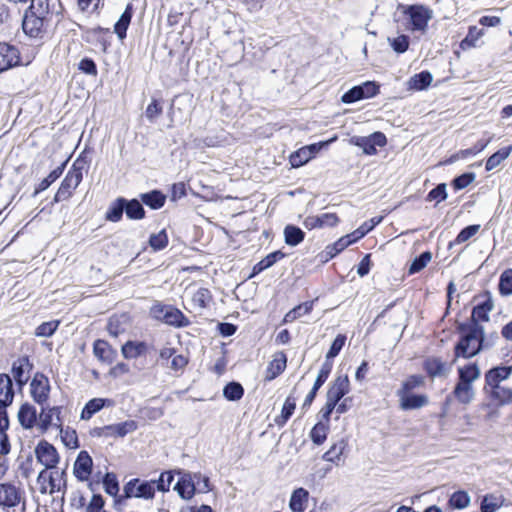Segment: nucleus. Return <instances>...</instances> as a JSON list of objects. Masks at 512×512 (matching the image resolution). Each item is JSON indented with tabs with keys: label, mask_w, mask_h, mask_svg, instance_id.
Returning <instances> with one entry per match:
<instances>
[{
	"label": "nucleus",
	"mask_w": 512,
	"mask_h": 512,
	"mask_svg": "<svg viewBox=\"0 0 512 512\" xmlns=\"http://www.w3.org/2000/svg\"><path fill=\"white\" fill-rule=\"evenodd\" d=\"M387 139L382 132H374L369 136H354L350 139V143L362 148L366 155H374L377 153L376 146L383 147L386 145Z\"/></svg>",
	"instance_id": "7"
},
{
	"label": "nucleus",
	"mask_w": 512,
	"mask_h": 512,
	"mask_svg": "<svg viewBox=\"0 0 512 512\" xmlns=\"http://www.w3.org/2000/svg\"><path fill=\"white\" fill-rule=\"evenodd\" d=\"M424 369L432 378L445 377L451 370V364H447L440 358L431 357L424 362Z\"/></svg>",
	"instance_id": "18"
},
{
	"label": "nucleus",
	"mask_w": 512,
	"mask_h": 512,
	"mask_svg": "<svg viewBox=\"0 0 512 512\" xmlns=\"http://www.w3.org/2000/svg\"><path fill=\"white\" fill-rule=\"evenodd\" d=\"M137 429V423L133 420H127L122 423L107 425L108 436L124 437Z\"/></svg>",
	"instance_id": "30"
},
{
	"label": "nucleus",
	"mask_w": 512,
	"mask_h": 512,
	"mask_svg": "<svg viewBox=\"0 0 512 512\" xmlns=\"http://www.w3.org/2000/svg\"><path fill=\"white\" fill-rule=\"evenodd\" d=\"M93 353L100 361L108 364L112 363L115 356V351L104 340H96L94 342Z\"/></svg>",
	"instance_id": "26"
},
{
	"label": "nucleus",
	"mask_w": 512,
	"mask_h": 512,
	"mask_svg": "<svg viewBox=\"0 0 512 512\" xmlns=\"http://www.w3.org/2000/svg\"><path fill=\"white\" fill-rule=\"evenodd\" d=\"M147 351V345L141 341H127L121 349L122 355L126 359H135Z\"/></svg>",
	"instance_id": "27"
},
{
	"label": "nucleus",
	"mask_w": 512,
	"mask_h": 512,
	"mask_svg": "<svg viewBox=\"0 0 512 512\" xmlns=\"http://www.w3.org/2000/svg\"><path fill=\"white\" fill-rule=\"evenodd\" d=\"M471 497L470 495L463 490H459L454 492L448 501V504L453 509H465L470 505Z\"/></svg>",
	"instance_id": "41"
},
{
	"label": "nucleus",
	"mask_w": 512,
	"mask_h": 512,
	"mask_svg": "<svg viewBox=\"0 0 512 512\" xmlns=\"http://www.w3.org/2000/svg\"><path fill=\"white\" fill-rule=\"evenodd\" d=\"M64 167L65 163L51 171L49 175L38 184V187L35 189V194L46 190L53 182H55L63 173Z\"/></svg>",
	"instance_id": "52"
},
{
	"label": "nucleus",
	"mask_w": 512,
	"mask_h": 512,
	"mask_svg": "<svg viewBox=\"0 0 512 512\" xmlns=\"http://www.w3.org/2000/svg\"><path fill=\"white\" fill-rule=\"evenodd\" d=\"M311 152L308 148L302 147L290 155L289 161L292 167L297 168L306 164L311 159Z\"/></svg>",
	"instance_id": "50"
},
{
	"label": "nucleus",
	"mask_w": 512,
	"mask_h": 512,
	"mask_svg": "<svg viewBox=\"0 0 512 512\" xmlns=\"http://www.w3.org/2000/svg\"><path fill=\"white\" fill-rule=\"evenodd\" d=\"M124 210L127 217L130 219H142L145 214L142 204L136 199H132L130 201L126 200V206H124Z\"/></svg>",
	"instance_id": "48"
},
{
	"label": "nucleus",
	"mask_w": 512,
	"mask_h": 512,
	"mask_svg": "<svg viewBox=\"0 0 512 512\" xmlns=\"http://www.w3.org/2000/svg\"><path fill=\"white\" fill-rule=\"evenodd\" d=\"M141 200L143 201L144 204L156 210L160 209L164 205L166 197L160 191L153 190L149 193L142 194Z\"/></svg>",
	"instance_id": "40"
},
{
	"label": "nucleus",
	"mask_w": 512,
	"mask_h": 512,
	"mask_svg": "<svg viewBox=\"0 0 512 512\" xmlns=\"http://www.w3.org/2000/svg\"><path fill=\"white\" fill-rule=\"evenodd\" d=\"M59 323L57 320L44 322L36 328L35 335L38 337H50L57 330Z\"/></svg>",
	"instance_id": "57"
},
{
	"label": "nucleus",
	"mask_w": 512,
	"mask_h": 512,
	"mask_svg": "<svg viewBox=\"0 0 512 512\" xmlns=\"http://www.w3.org/2000/svg\"><path fill=\"white\" fill-rule=\"evenodd\" d=\"M454 396L460 403L468 404L475 396L473 386L471 384L458 382L453 391Z\"/></svg>",
	"instance_id": "32"
},
{
	"label": "nucleus",
	"mask_w": 512,
	"mask_h": 512,
	"mask_svg": "<svg viewBox=\"0 0 512 512\" xmlns=\"http://www.w3.org/2000/svg\"><path fill=\"white\" fill-rule=\"evenodd\" d=\"M339 219L334 213H323L321 215H313L305 218L303 225L305 228L312 230L315 228L332 227L338 223Z\"/></svg>",
	"instance_id": "14"
},
{
	"label": "nucleus",
	"mask_w": 512,
	"mask_h": 512,
	"mask_svg": "<svg viewBox=\"0 0 512 512\" xmlns=\"http://www.w3.org/2000/svg\"><path fill=\"white\" fill-rule=\"evenodd\" d=\"M346 447L347 441L344 439H340L339 441L334 443L327 452L323 454V460L339 465L340 462L342 461V455Z\"/></svg>",
	"instance_id": "28"
},
{
	"label": "nucleus",
	"mask_w": 512,
	"mask_h": 512,
	"mask_svg": "<svg viewBox=\"0 0 512 512\" xmlns=\"http://www.w3.org/2000/svg\"><path fill=\"white\" fill-rule=\"evenodd\" d=\"M149 244L154 250L164 249L168 244V237L165 230L157 234H152L149 238Z\"/></svg>",
	"instance_id": "60"
},
{
	"label": "nucleus",
	"mask_w": 512,
	"mask_h": 512,
	"mask_svg": "<svg viewBox=\"0 0 512 512\" xmlns=\"http://www.w3.org/2000/svg\"><path fill=\"white\" fill-rule=\"evenodd\" d=\"M93 461L87 451H81L74 463L73 474L79 481H87L92 472Z\"/></svg>",
	"instance_id": "11"
},
{
	"label": "nucleus",
	"mask_w": 512,
	"mask_h": 512,
	"mask_svg": "<svg viewBox=\"0 0 512 512\" xmlns=\"http://www.w3.org/2000/svg\"><path fill=\"white\" fill-rule=\"evenodd\" d=\"M499 291L502 295H512V269L502 272L499 280Z\"/></svg>",
	"instance_id": "53"
},
{
	"label": "nucleus",
	"mask_w": 512,
	"mask_h": 512,
	"mask_svg": "<svg viewBox=\"0 0 512 512\" xmlns=\"http://www.w3.org/2000/svg\"><path fill=\"white\" fill-rule=\"evenodd\" d=\"M29 367V360L27 357H22L13 362L12 375L16 382L22 386L28 381L26 369Z\"/></svg>",
	"instance_id": "29"
},
{
	"label": "nucleus",
	"mask_w": 512,
	"mask_h": 512,
	"mask_svg": "<svg viewBox=\"0 0 512 512\" xmlns=\"http://www.w3.org/2000/svg\"><path fill=\"white\" fill-rule=\"evenodd\" d=\"M85 164V161L79 158L73 162L54 196V202H61L72 196L73 191L79 186L83 179Z\"/></svg>",
	"instance_id": "3"
},
{
	"label": "nucleus",
	"mask_w": 512,
	"mask_h": 512,
	"mask_svg": "<svg viewBox=\"0 0 512 512\" xmlns=\"http://www.w3.org/2000/svg\"><path fill=\"white\" fill-rule=\"evenodd\" d=\"M61 425L59 407L49 409L42 408L37 422V426L42 432L47 431L51 427L59 428Z\"/></svg>",
	"instance_id": "12"
},
{
	"label": "nucleus",
	"mask_w": 512,
	"mask_h": 512,
	"mask_svg": "<svg viewBox=\"0 0 512 512\" xmlns=\"http://www.w3.org/2000/svg\"><path fill=\"white\" fill-rule=\"evenodd\" d=\"M459 382L471 384L480 377V369L475 364H468L458 369Z\"/></svg>",
	"instance_id": "34"
},
{
	"label": "nucleus",
	"mask_w": 512,
	"mask_h": 512,
	"mask_svg": "<svg viewBox=\"0 0 512 512\" xmlns=\"http://www.w3.org/2000/svg\"><path fill=\"white\" fill-rule=\"evenodd\" d=\"M512 375V366H499L490 369L485 374L486 386L492 387L501 385L503 381L507 380Z\"/></svg>",
	"instance_id": "19"
},
{
	"label": "nucleus",
	"mask_w": 512,
	"mask_h": 512,
	"mask_svg": "<svg viewBox=\"0 0 512 512\" xmlns=\"http://www.w3.org/2000/svg\"><path fill=\"white\" fill-rule=\"evenodd\" d=\"M512 152V145L508 147H504L497 152H495L493 155H491L486 162V170L491 171L495 169L497 166H499L505 159H507Z\"/></svg>",
	"instance_id": "42"
},
{
	"label": "nucleus",
	"mask_w": 512,
	"mask_h": 512,
	"mask_svg": "<svg viewBox=\"0 0 512 512\" xmlns=\"http://www.w3.org/2000/svg\"><path fill=\"white\" fill-rule=\"evenodd\" d=\"M166 324L181 327L187 324V319L183 313L172 306H169L168 310L165 311L164 321Z\"/></svg>",
	"instance_id": "43"
},
{
	"label": "nucleus",
	"mask_w": 512,
	"mask_h": 512,
	"mask_svg": "<svg viewBox=\"0 0 512 512\" xmlns=\"http://www.w3.org/2000/svg\"><path fill=\"white\" fill-rule=\"evenodd\" d=\"M459 330L462 336L455 346L453 362L460 357L471 358L484 348V327L481 324L470 321L461 324Z\"/></svg>",
	"instance_id": "1"
},
{
	"label": "nucleus",
	"mask_w": 512,
	"mask_h": 512,
	"mask_svg": "<svg viewBox=\"0 0 512 512\" xmlns=\"http://www.w3.org/2000/svg\"><path fill=\"white\" fill-rule=\"evenodd\" d=\"M432 80L433 77L430 72L422 71L409 79L408 88L416 91L424 90L431 84Z\"/></svg>",
	"instance_id": "31"
},
{
	"label": "nucleus",
	"mask_w": 512,
	"mask_h": 512,
	"mask_svg": "<svg viewBox=\"0 0 512 512\" xmlns=\"http://www.w3.org/2000/svg\"><path fill=\"white\" fill-rule=\"evenodd\" d=\"M480 229V225H470L464 228L460 231V233L457 235L454 243L455 244H461L466 241H468L470 238H472L474 235L477 234V232Z\"/></svg>",
	"instance_id": "62"
},
{
	"label": "nucleus",
	"mask_w": 512,
	"mask_h": 512,
	"mask_svg": "<svg viewBox=\"0 0 512 512\" xmlns=\"http://www.w3.org/2000/svg\"><path fill=\"white\" fill-rule=\"evenodd\" d=\"M284 257H285V254L281 251H275V252L268 254L265 258H263L261 261H259L253 267V275L259 274L260 272L270 268L277 261L283 259Z\"/></svg>",
	"instance_id": "38"
},
{
	"label": "nucleus",
	"mask_w": 512,
	"mask_h": 512,
	"mask_svg": "<svg viewBox=\"0 0 512 512\" xmlns=\"http://www.w3.org/2000/svg\"><path fill=\"white\" fill-rule=\"evenodd\" d=\"M432 259V254L429 251L423 252L420 256L416 257L408 270L410 275L420 272L424 269Z\"/></svg>",
	"instance_id": "51"
},
{
	"label": "nucleus",
	"mask_w": 512,
	"mask_h": 512,
	"mask_svg": "<svg viewBox=\"0 0 512 512\" xmlns=\"http://www.w3.org/2000/svg\"><path fill=\"white\" fill-rule=\"evenodd\" d=\"M494 308V302L490 297H487L483 302L479 303L472 310L471 321L479 323V321H489V313Z\"/></svg>",
	"instance_id": "23"
},
{
	"label": "nucleus",
	"mask_w": 512,
	"mask_h": 512,
	"mask_svg": "<svg viewBox=\"0 0 512 512\" xmlns=\"http://www.w3.org/2000/svg\"><path fill=\"white\" fill-rule=\"evenodd\" d=\"M382 217H374L366 222H364L359 228H357L352 235L358 240L364 237L368 232H370L376 225H378L382 221Z\"/></svg>",
	"instance_id": "55"
},
{
	"label": "nucleus",
	"mask_w": 512,
	"mask_h": 512,
	"mask_svg": "<svg viewBox=\"0 0 512 512\" xmlns=\"http://www.w3.org/2000/svg\"><path fill=\"white\" fill-rule=\"evenodd\" d=\"M379 86L374 82L367 81L362 85L354 86L343 94L341 100L343 103H353L365 98H371L377 95Z\"/></svg>",
	"instance_id": "8"
},
{
	"label": "nucleus",
	"mask_w": 512,
	"mask_h": 512,
	"mask_svg": "<svg viewBox=\"0 0 512 512\" xmlns=\"http://www.w3.org/2000/svg\"><path fill=\"white\" fill-rule=\"evenodd\" d=\"M505 499L502 495L487 494L481 502V512H495L502 507Z\"/></svg>",
	"instance_id": "36"
},
{
	"label": "nucleus",
	"mask_w": 512,
	"mask_h": 512,
	"mask_svg": "<svg viewBox=\"0 0 512 512\" xmlns=\"http://www.w3.org/2000/svg\"><path fill=\"white\" fill-rule=\"evenodd\" d=\"M163 107L158 100L153 99L152 102L147 106L145 116L150 122L155 120L162 114Z\"/></svg>",
	"instance_id": "61"
},
{
	"label": "nucleus",
	"mask_w": 512,
	"mask_h": 512,
	"mask_svg": "<svg viewBox=\"0 0 512 512\" xmlns=\"http://www.w3.org/2000/svg\"><path fill=\"white\" fill-rule=\"evenodd\" d=\"M286 364L287 357L285 353L282 351L275 353L267 366L265 380L272 381L279 376L285 370Z\"/></svg>",
	"instance_id": "17"
},
{
	"label": "nucleus",
	"mask_w": 512,
	"mask_h": 512,
	"mask_svg": "<svg viewBox=\"0 0 512 512\" xmlns=\"http://www.w3.org/2000/svg\"><path fill=\"white\" fill-rule=\"evenodd\" d=\"M35 455L39 463L44 469H58L57 464L60 461L56 448L49 442L42 440L35 447Z\"/></svg>",
	"instance_id": "6"
},
{
	"label": "nucleus",
	"mask_w": 512,
	"mask_h": 512,
	"mask_svg": "<svg viewBox=\"0 0 512 512\" xmlns=\"http://www.w3.org/2000/svg\"><path fill=\"white\" fill-rule=\"evenodd\" d=\"M18 419L24 428H32L38 422L37 411L32 405L23 404L18 412Z\"/></svg>",
	"instance_id": "25"
},
{
	"label": "nucleus",
	"mask_w": 512,
	"mask_h": 512,
	"mask_svg": "<svg viewBox=\"0 0 512 512\" xmlns=\"http://www.w3.org/2000/svg\"><path fill=\"white\" fill-rule=\"evenodd\" d=\"M244 389L240 383L230 382L223 389L224 397L229 401H237L242 398Z\"/></svg>",
	"instance_id": "49"
},
{
	"label": "nucleus",
	"mask_w": 512,
	"mask_h": 512,
	"mask_svg": "<svg viewBox=\"0 0 512 512\" xmlns=\"http://www.w3.org/2000/svg\"><path fill=\"white\" fill-rule=\"evenodd\" d=\"M296 408V397L290 394L282 407L281 414L275 418V423L278 426H283L288 419L292 416L294 413V410Z\"/></svg>",
	"instance_id": "33"
},
{
	"label": "nucleus",
	"mask_w": 512,
	"mask_h": 512,
	"mask_svg": "<svg viewBox=\"0 0 512 512\" xmlns=\"http://www.w3.org/2000/svg\"><path fill=\"white\" fill-rule=\"evenodd\" d=\"M31 4L25 14H31L35 17L46 19L49 14V4L47 0H30Z\"/></svg>",
	"instance_id": "45"
},
{
	"label": "nucleus",
	"mask_w": 512,
	"mask_h": 512,
	"mask_svg": "<svg viewBox=\"0 0 512 512\" xmlns=\"http://www.w3.org/2000/svg\"><path fill=\"white\" fill-rule=\"evenodd\" d=\"M392 49L397 53H404L409 47V37L406 35H399L395 38H388Z\"/></svg>",
	"instance_id": "59"
},
{
	"label": "nucleus",
	"mask_w": 512,
	"mask_h": 512,
	"mask_svg": "<svg viewBox=\"0 0 512 512\" xmlns=\"http://www.w3.org/2000/svg\"><path fill=\"white\" fill-rule=\"evenodd\" d=\"M307 500L308 492L303 488H298L292 493L289 506L293 512H303Z\"/></svg>",
	"instance_id": "35"
},
{
	"label": "nucleus",
	"mask_w": 512,
	"mask_h": 512,
	"mask_svg": "<svg viewBox=\"0 0 512 512\" xmlns=\"http://www.w3.org/2000/svg\"><path fill=\"white\" fill-rule=\"evenodd\" d=\"M285 243L289 246H297L305 237V233L297 226L287 225L284 228Z\"/></svg>",
	"instance_id": "39"
},
{
	"label": "nucleus",
	"mask_w": 512,
	"mask_h": 512,
	"mask_svg": "<svg viewBox=\"0 0 512 512\" xmlns=\"http://www.w3.org/2000/svg\"><path fill=\"white\" fill-rule=\"evenodd\" d=\"M113 402L109 399L93 398L89 400L81 412V419L89 420L94 414L105 406H111Z\"/></svg>",
	"instance_id": "24"
},
{
	"label": "nucleus",
	"mask_w": 512,
	"mask_h": 512,
	"mask_svg": "<svg viewBox=\"0 0 512 512\" xmlns=\"http://www.w3.org/2000/svg\"><path fill=\"white\" fill-rule=\"evenodd\" d=\"M483 36V30L478 29L477 27L473 26L470 27L467 36L462 40L461 47H474L476 46V42Z\"/></svg>",
	"instance_id": "56"
},
{
	"label": "nucleus",
	"mask_w": 512,
	"mask_h": 512,
	"mask_svg": "<svg viewBox=\"0 0 512 512\" xmlns=\"http://www.w3.org/2000/svg\"><path fill=\"white\" fill-rule=\"evenodd\" d=\"M345 342H346L345 335H342V334L337 335L336 338L334 339L330 349L328 350V352L326 354V359H332V358L336 357L339 354V352L342 350L343 346L345 345Z\"/></svg>",
	"instance_id": "63"
},
{
	"label": "nucleus",
	"mask_w": 512,
	"mask_h": 512,
	"mask_svg": "<svg viewBox=\"0 0 512 512\" xmlns=\"http://www.w3.org/2000/svg\"><path fill=\"white\" fill-rule=\"evenodd\" d=\"M124 206H126V200L118 198L107 210L106 219L111 222H118L122 218Z\"/></svg>",
	"instance_id": "47"
},
{
	"label": "nucleus",
	"mask_w": 512,
	"mask_h": 512,
	"mask_svg": "<svg viewBox=\"0 0 512 512\" xmlns=\"http://www.w3.org/2000/svg\"><path fill=\"white\" fill-rule=\"evenodd\" d=\"M45 19L25 14L22 21V28L25 34L30 37H38L44 27Z\"/></svg>",
	"instance_id": "21"
},
{
	"label": "nucleus",
	"mask_w": 512,
	"mask_h": 512,
	"mask_svg": "<svg viewBox=\"0 0 512 512\" xmlns=\"http://www.w3.org/2000/svg\"><path fill=\"white\" fill-rule=\"evenodd\" d=\"M399 9L408 17V30L425 33L433 18V11L422 4L399 5Z\"/></svg>",
	"instance_id": "2"
},
{
	"label": "nucleus",
	"mask_w": 512,
	"mask_h": 512,
	"mask_svg": "<svg viewBox=\"0 0 512 512\" xmlns=\"http://www.w3.org/2000/svg\"><path fill=\"white\" fill-rule=\"evenodd\" d=\"M14 399L12 379L7 374H0V405L9 406Z\"/></svg>",
	"instance_id": "22"
},
{
	"label": "nucleus",
	"mask_w": 512,
	"mask_h": 512,
	"mask_svg": "<svg viewBox=\"0 0 512 512\" xmlns=\"http://www.w3.org/2000/svg\"><path fill=\"white\" fill-rule=\"evenodd\" d=\"M174 489L182 499H191L196 492V483L193 475L191 473H183Z\"/></svg>",
	"instance_id": "16"
},
{
	"label": "nucleus",
	"mask_w": 512,
	"mask_h": 512,
	"mask_svg": "<svg viewBox=\"0 0 512 512\" xmlns=\"http://www.w3.org/2000/svg\"><path fill=\"white\" fill-rule=\"evenodd\" d=\"M489 388L492 398L498 401L501 405L509 404L512 402V388L506 387L502 384Z\"/></svg>",
	"instance_id": "37"
},
{
	"label": "nucleus",
	"mask_w": 512,
	"mask_h": 512,
	"mask_svg": "<svg viewBox=\"0 0 512 512\" xmlns=\"http://www.w3.org/2000/svg\"><path fill=\"white\" fill-rule=\"evenodd\" d=\"M400 398V407L403 410H412L422 408L429 403V399L424 394H411L406 391H398Z\"/></svg>",
	"instance_id": "13"
},
{
	"label": "nucleus",
	"mask_w": 512,
	"mask_h": 512,
	"mask_svg": "<svg viewBox=\"0 0 512 512\" xmlns=\"http://www.w3.org/2000/svg\"><path fill=\"white\" fill-rule=\"evenodd\" d=\"M173 474L170 471L162 472L157 480H153L155 482V489L158 491L167 492L170 489V486L173 482Z\"/></svg>",
	"instance_id": "58"
},
{
	"label": "nucleus",
	"mask_w": 512,
	"mask_h": 512,
	"mask_svg": "<svg viewBox=\"0 0 512 512\" xmlns=\"http://www.w3.org/2000/svg\"><path fill=\"white\" fill-rule=\"evenodd\" d=\"M38 489L41 494H54L66 488L65 470L43 469L37 477Z\"/></svg>",
	"instance_id": "4"
},
{
	"label": "nucleus",
	"mask_w": 512,
	"mask_h": 512,
	"mask_svg": "<svg viewBox=\"0 0 512 512\" xmlns=\"http://www.w3.org/2000/svg\"><path fill=\"white\" fill-rule=\"evenodd\" d=\"M132 18V12L130 7L128 6L125 11L120 16L119 20L116 22L114 26V31L118 35L120 39H124L126 36L127 28L130 24Z\"/></svg>",
	"instance_id": "46"
},
{
	"label": "nucleus",
	"mask_w": 512,
	"mask_h": 512,
	"mask_svg": "<svg viewBox=\"0 0 512 512\" xmlns=\"http://www.w3.org/2000/svg\"><path fill=\"white\" fill-rule=\"evenodd\" d=\"M475 179L474 173H464L453 180V187L456 190H461L469 186Z\"/></svg>",
	"instance_id": "64"
},
{
	"label": "nucleus",
	"mask_w": 512,
	"mask_h": 512,
	"mask_svg": "<svg viewBox=\"0 0 512 512\" xmlns=\"http://www.w3.org/2000/svg\"><path fill=\"white\" fill-rule=\"evenodd\" d=\"M348 376H339L335 379L327 392V399L338 404V402L349 392Z\"/></svg>",
	"instance_id": "15"
},
{
	"label": "nucleus",
	"mask_w": 512,
	"mask_h": 512,
	"mask_svg": "<svg viewBox=\"0 0 512 512\" xmlns=\"http://www.w3.org/2000/svg\"><path fill=\"white\" fill-rule=\"evenodd\" d=\"M104 490L110 496H116L119 492V484L114 473H106L103 479Z\"/></svg>",
	"instance_id": "54"
},
{
	"label": "nucleus",
	"mask_w": 512,
	"mask_h": 512,
	"mask_svg": "<svg viewBox=\"0 0 512 512\" xmlns=\"http://www.w3.org/2000/svg\"><path fill=\"white\" fill-rule=\"evenodd\" d=\"M31 396L35 402L43 405L49 397L50 383L48 377L44 374L37 373L30 384Z\"/></svg>",
	"instance_id": "10"
},
{
	"label": "nucleus",
	"mask_w": 512,
	"mask_h": 512,
	"mask_svg": "<svg viewBox=\"0 0 512 512\" xmlns=\"http://www.w3.org/2000/svg\"><path fill=\"white\" fill-rule=\"evenodd\" d=\"M329 431V423L327 422H318L310 432V438L316 445H321L327 439Z\"/></svg>",
	"instance_id": "44"
},
{
	"label": "nucleus",
	"mask_w": 512,
	"mask_h": 512,
	"mask_svg": "<svg viewBox=\"0 0 512 512\" xmlns=\"http://www.w3.org/2000/svg\"><path fill=\"white\" fill-rule=\"evenodd\" d=\"M21 63L19 49L7 42H0V73L12 69Z\"/></svg>",
	"instance_id": "9"
},
{
	"label": "nucleus",
	"mask_w": 512,
	"mask_h": 512,
	"mask_svg": "<svg viewBox=\"0 0 512 512\" xmlns=\"http://www.w3.org/2000/svg\"><path fill=\"white\" fill-rule=\"evenodd\" d=\"M123 491L126 498L153 499L155 496V482L131 479L125 484Z\"/></svg>",
	"instance_id": "5"
},
{
	"label": "nucleus",
	"mask_w": 512,
	"mask_h": 512,
	"mask_svg": "<svg viewBox=\"0 0 512 512\" xmlns=\"http://www.w3.org/2000/svg\"><path fill=\"white\" fill-rule=\"evenodd\" d=\"M20 502V494L17 488L9 483L0 484V505L14 507Z\"/></svg>",
	"instance_id": "20"
}]
</instances>
